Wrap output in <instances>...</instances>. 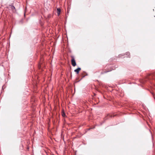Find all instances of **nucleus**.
Masks as SVG:
<instances>
[{
    "mask_svg": "<svg viewBox=\"0 0 155 155\" xmlns=\"http://www.w3.org/2000/svg\"><path fill=\"white\" fill-rule=\"evenodd\" d=\"M62 115L63 117H65V114L64 113V110H62Z\"/></svg>",
    "mask_w": 155,
    "mask_h": 155,
    "instance_id": "nucleus-4",
    "label": "nucleus"
},
{
    "mask_svg": "<svg viewBox=\"0 0 155 155\" xmlns=\"http://www.w3.org/2000/svg\"><path fill=\"white\" fill-rule=\"evenodd\" d=\"M72 59L71 60V62L72 65L74 67L76 65V63L74 59V58L73 57H72Z\"/></svg>",
    "mask_w": 155,
    "mask_h": 155,
    "instance_id": "nucleus-1",
    "label": "nucleus"
},
{
    "mask_svg": "<svg viewBox=\"0 0 155 155\" xmlns=\"http://www.w3.org/2000/svg\"><path fill=\"white\" fill-rule=\"evenodd\" d=\"M12 8L13 9V8H14L15 9V7H14V6H13L12 7Z\"/></svg>",
    "mask_w": 155,
    "mask_h": 155,
    "instance_id": "nucleus-5",
    "label": "nucleus"
},
{
    "mask_svg": "<svg viewBox=\"0 0 155 155\" xmlns=\"http://www.w3.org/2000/svg\"><path fill=\"white\" fill-rule=\"evenodd\" d=\"M57 13L58 15H59L60 14V13L61 12V9L60 8H58L57 9Z\"/></svg>",
    "mask_w": 155,
    "mask_h": 155,
    "instance_id": "nucleus-3",
    "label": "nucleus"
},
{
    "mask_svg": "<svg viewBox=\"0 0 155 155\" xmlns=\"http://www.w3.org/2000/svg\"><path fill=\"white\" fill-rule=\"evenodd\" d=\"M81 70V68H78L77 69L74 70V71L77 73V74L79 73V71Z\"/></svg>",
    "mask_w": 155,
    "mask_h": 155,
    "instance_id": "nucleus-2",
    "label": "nucleus"
}]
</instances>
